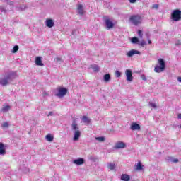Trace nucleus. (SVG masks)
<instances>
[{"instance_id":"e433bc0d","label":"nucleus","mask_w":181,"mask_h":181,"mask_svg":"<svg viewBox=\"0 0 181 181\" xmlns=\"http://www.w3.org/2000/svg\"><path fill=\"white\" fill-rule=\"evenodd\" d=\"M181 45V42L180 40H177L176 42H175V46H180Z\"/></svg>"},{"instance_id":"f257e3e1","label":"nucleus","mask_w":181,"mask_h":181,"mask_svg":"<svg viewBox=\"0 0 181 181\" xmlns=\"http://www.w3.org/2000/svg\"><path fill=\"white\" fill-rule=\"evenodd\" d=\"M16 77H18L16 72H6L0 77V85L3 86V87L9 86V84L16 78Z\"/></svg>"},{"instance_id":"412c9836","label":"nucleus","mask_w":181,"mask_h":181,"mask_svg":"<svg viewBox=\"0 0 181 181\" xmlns=\"http://www.w3.org/2000/svg\"><path fill=\"white\" fill-rule=\"evenodd\" d=\"M45 139L48 142H53V139H54V137H53V135L49 134L45 136Z\"/></svg>"},{"instance_id":"0eeeda50","label":"nucleus","mask_w":181,"mask_h":181,"mask_svg":"<svg viewBox=\"0 0 181 181\" xmlns=\"http://www.w3.org/2000/svg\"><path fill=\"white\" fill-rule=\"evenodd\" d=\"M125 75L127 81H132V80H134V76H132V71H131V69H127L125 71Z\"/></svg>"},{"instance_id":"423d86ee","label":"nucleus","mask_w":181,"mask_h":181,"mask_svg":"<svg viewBox=\"0 0 181 181\" xmlns=\"http://www.w3.org/2000/svg\"><path fill=\"white\" fill-rule=\"evenodd\" d=\"M124 148H127V144L123 141L116 142L114 146L115 149H124Z\"/></svg>"},{"instance_id":"cd10ccee","label":"nucleus","mask_w":181,"mask_h":181,"mask_svg":"<svg viewBox=\"0 0 181 181\" xmlns=\"http://www.w3.org/2000/svg\"><path fill=\"white\" fill-rule=\"evenodd\" d=\"M26 9V6L22 5L20 6L19 7H17V11H25Z\"/></svg>"},{"instance_id":"37998d69","label":"nucleus","mask_w":181,"mask_h":181,"mask_svg":"<svg viewBox=\"0 0 181 181\" xmlns=\"http://www.w3.org/2000/svg\"><path fill=\"white\" fill-rule=\"evenodd\" d=\"M177 118H178V119H181V113H179L177 115Z\"/></svg>"},{"instance_id":"6ab92c4d","label":"nucleus","mask_w":181,"mask_h":181,"mask_svg":"<svg viewBox=\"0 0 181 181\" xmlns=\"http://www.w3.org/2000/svg\"><path fill=\"white\" fill-rule=\"evenodd\" d=\"M103 80L105 83H108L111 80V75L110 74H106L103 76Z\"/></svg>"},{"instance_id":"2f4dec72","label":"nucleus","mask_w":181,"mask_h":181,"mask_svg":"<svg viewBox=\"0 0 181 181\" xmlns=\"http://www.w3.org/2000/svg\"><path fill=\"white\" fill-rule=\"evenodd\" d=\"M152 9H159V4H156L152 6Z\"/></svg>"},{"instance_id":"473e14b6","label":"nucleus","mask_w":181,"mask_h":181,"mask_svg":"<svg viewBox=\"0 0 181 181\" xmlns=\"http://www.w3.org/2000/svg\"><path fill=\"white\" fill-rule=\"evenodd\" d=\"M138 35L141 39H142L144 34H142V31L141 30H138Z\"/></svg>"},{"instance_id":"393cba45","label":"nucleus","mask_w":181,"mask_h":181,"mask_svg":"<svg viewBox=\"0 0 181 181\" xmlns=\"http://www.w3.org/2000/svg\"><path fill=\"white\" fill-rule=\"evenodd\" d=\"M107 168L108 169H110V170H114V169H115V163H107Z\"/></svg>"},{"instance_id":"c9c22d12","label":"nucleus","mask_w":181,"mask_h":181,"mask_svg":"<svg viewBox=\"0 0 181 181\" xmlns=\"http://www.w3.org/2000/svg\"><path fill=\"white\" fill-rule=\"evenodd\" d=\"M141 78L144 80V81H146V76L144 74L141 75Z\"/></svg>"},{"instance_id":"20e7f679","label":"nucleus","mask_w":181,"mask_h":181,"mask_svg":"<svg viewBox=\"0 0 181 181\" xmlns=\"http://www.w3.org/2000/svg\"><path fill=\"white\" fill-rule=\"evenodd\" d=\"M171 19L174 22H179L181 20V11L175 9L171 13Z\"/></svg>"},{"instance_id":"f3484780","label":"nucleus","mask_w":181,"mask_h":181,"mask_svg":"<svg viewBox=\"0 0 181 181\" xmlns=\"http://www.w3.org/2000/svg\"><path fill=\"white\" fill-rule=\"evenodd\" d=\"M35 64L37 66H43V63H42V57H37L35 58Z\"/></svg>"},{"instance_id":"bb28decb","label":"nucleus","mask_w":181,"mask_h":181,"mask_svg":"<svg viewBox=\"0 0 181 181\" xmlns=\"http://www.w3.org/2000/svg\"><path fill=\"white\" fill-rule=\"evenodd\" d=\"M148 105L149 107H151V108H153L154 110H156V108H158V105H156V103L153 102H149Z\"/></svg>"},{"instance_id":"f704fd0d","label":"nucleus","mask_w":181,"mask_h":181,"mask_svg":"<svg viewBox=\"0 0 181 181\" xmlns=\"http://www.w3.org/2000/svg\"><path fill=\"white\" fill-rule=\"evenodd\" d=\"M3 128H8V127H9V124L8 122H4L2 124Z\"/></svg>"},{"instance_id":"4be33fe9","label":"nucleus","mask_w":181,"mask_h":181,"mask_svg":"<svg viewBox=\"0 0 181 181\" xmlns=\"http://www.w3.org/2000/svg\"><path fill=\"white\" fill-rule=\"evenodd\" d=\"M131 42L132 43H133V45H136V44H139V39H138L137 37H133L131 39Z\"/></svg>"},{"instance_id":"a211bd4d","label":"nucleus","mask_w":181,"mask_h":181,"mask_svg":"<svg viewBox=\"0 0 181 181\" xmlns=\"http://www.w3.org/2000/svg\"><path fill=\"white\" fill-rule=\"evenodd\" d=\"M158 64H160L161 67H164L166 69V63L165 62V60L163 59L160 58L158 59Z\"/></svg>"},{"instance_id":"9d476101","label":"nucleus","mask_w":181,"mask_h":181,"mask_svg":"<svg viewBox=\"0 0 181 181\" xmlns=\"http://www.w3.org/2000/svg\"><path fill=\"white\" fill-rule=\"evenodd\" d=\"M134 54H141V52L136 49H132L127 52V56H128V57H132Z\"/></svg>"},{"instance_id":"49530a36","label":"nucleus","mask_w":181,"mask_h":181,"mask_svg":"<svg viewBox=\"0 0 181 181\" xmlns=\"http://www.w3.org/2000/svg\"><path fill=\"white\" fill-rule=\"evenodd\" d=\"M148 45H152V41H151V40H148Z\"/></svg>"},{"instance_id":"ddd939ff","label":"nucleus","mask_w":181,"mask_h":181,"mask_svg":"<svg viewBox=\"0 0 181 181\" xmlns=\"http://www.w3.org/2000/svg\"><path fill=\"white\" fill-rule=\"evenodd\" d=\"M165 68L163 67V66H160V65H157L154 68V71L156 73H162V72L165 71Z\"/></svg>"},{"instance_id":"1a4fd4ad","label":"nucleus","mask_w":181,"mask_h":181,"mask_svg":"<svg viewBox=\"0 0 181 181\" xmlns=\"http://www.w3.org/2000/svg\"><path fill=\"white\" fill-rule=\"evenodd\" d=\"M105 23L107 27V29H112L114 28V23L110 19H105Z\"/></svg>"},{"instance_id":"ea45409f","label":"nucleus","mask_w":181,"mask_h":181,"mask_svg":"<svg viewBox=\"0 0 181 181\" xmlns=\"http://www.w3.org/2000/svg\"><path fill=\"white\" fill-rule=\"evenodd\" d=\"M130 4H135L136 2V0H129Z\"/></svg>"},{"instance_id":"aec40b11","label":"nucleus","mask_w":181,"mask_h":181,"mask_svg":"<svg viewBox=\"0 0 181 181\" xmlns=\"http://www.w3.org/2000/svg\"><path fill=\"white\" fill-rule=\"evenodd\" d=\"M78 12L79 15H84V9L83 8V5L81 4L78 5Z\"/></svg>"},{"instance_id":"c03bdc74","label":"nucleus","mask_w":181,"mask_h":181,"mask_svg":"<svg viewBox=\"0 0 181 181\" xmlns=\"http://www.w3.org/2000/svg\"><path fill=\"white\" fill-rule=\"evenodd\" d=\"M76 32H77V30H74L72 31V35H76Z\"/></svg>"},{"instance_id":"6e6552de","label":"nucleus","mask_w":181,"mask_h":181,"mask_svg":"<svg viewBox=\"0 0 181 181\" xmlns=\"http://www.w3.org/2000/svg\"><path fill=\"white\" fill-rule=\"evenodd\" d=\"M130 129L132 131H139L141 129V125L136 122H133L130 126Z\"/></svg>"},{"instance_id":"79ce46f5","label":"nucleus","mask_w":181,"mask_h":181,"mask_svg":"<svg viewBox=\"0 0 181 181\" xmlns=\"http://www.w3.org/2000/svg\"><path fill=\"white\" fill-rule=\"evenodd\" d=\"M52 115H53V112H49L47 117H51Z\"/></svg>"},{"instance_id":"f8f14e48","label":"nucleus","mask_w":181,"mask_h":181,"mask_svg":"<svg viewBox=\"0 0 181 181\" xmlns=\"http://www.w3.org/2000/svg\"><path fill=\"white\" fill-rule=\"evenodd\" d=\"M45 25L47 28H53V26H54V21H53V19H47L45 21Z\"/></svg>"},{"instance_id":"7c9ffc66","label":"nucleus","mask_w":181,"mask_h":181,"mask_svg":"<svg viewBox=\"0 0 181 181\" xmlns=\"http://www.w3.org/2000/svg\"><path fill=\"white\" fill-rule=\"evenodd\" d=\"M146 44V43L145 42V41H144V40H142L141 42H139V44H138V45H139V46H141L142 47H144Z\"/></svg>"},{"instance_id":"f03ea898","label":"nucleus","mask_w":181,"mask_h":181,"mask_svg":"<svg viewBox=\"0 0 181 181\" xmlns=\"http://www.w3.org/2000/svg\"><path fill=\"white\" fill-rule=\"evenodd\" d=\"M71 129L74 131V141H78L81 135V132H80V127H78V124L76 122V120H74L72 122Z\"/></svg>"},{"instance_id":"a19ab883","label":"nucleus","mask_w":181,"mask_h":181,"mask_svg":"<svg viewBox=\"0 0 181 181\" xmlns=\"http://www.w3.org/2000/svg\"><path fill=\"white\" fill-rule=\"evenodd\" d=\"M62 62V58H57V62L60 63Z\"/></svg>"},{"instance_id":"7ed1b4c3","label":"nucleus","mask_w":181,"mask_h":181,"mask_svg":"<svg viewBox=\"0 0 181 181\" xmlns=\"http://www.w3.org/2000/svg\"><path fill=\"white\" fill-rule=\"evenodd\" d=\"M129 21L132 25H134V26H138V25L142 23V17L139 15H133L130 16Z\"/></svg>"},{"instance_id":"5701e85b","label":"nucleus","mask_w":181,"mask_h":181,"mask_svg":"<svg viewBox=\"0 0 181 181\" xmlns=\"http://www.w3.org/2000/svg\"><path fill=\"white\" fill-rule=\"evenodd\" d=\"M90 67L93 70V71H100V66L97 64L90 65Z\"/></svg>"},{"instance_id":"72a5a7b5","label":"nucleus","mask_w":181,"mask_h":181,"mask_svg":"<svg viewBox=\"0 0 181 181\" xmlns=\"http://www.w3.org/2000/svg\"><path fill=\"white\" fill-rule=\"evenodd\" d=\"M115 76H116V77L119 78V77H121V72H119V71H115Z\"/></svg>"},{"instance_id":"39448f33","label":"nucleus","mask_w":181,"mask_h":181,"mask_svg":"<svg viewBox=\"0 0 181 181\" xmlns=\"http://www.w3.org/2000/svg\"><path fill=\"white\" fill-rule=\"evenodd\" d=\"M67 94V88H59L58 93L56 94L57 97H64Z\"/></svg>"},{"instance_id":"a878e982","label":"nucleus","mask_w":181,"mask_h":181,"mask_svg":"<svg viewBox=\"0 0 181 181\" xmlns=\"http://www.w3.org/2000/svg\"><path fill=\"white\" fill-rule=\"evenodd\" d=\"M10 110H11V106L6 105L4 107H2L1 111L2 112H8V111Z\"/></svg>"},{"instance_id":"dca6fc26","label":"nucleus","mask_w":181,"mask_h":181,"mask_svg":"<svg viewBox=\"0 0 181 181\" xmlns=\"http://www.w3.org/2000/svg\"><path fill=\"white\" fill-rule=\"evenodd\" d=\"M81 120L83 124H87V125L91 122V120L87 116H83Z\"/></svg>"},{"instance_id":"a18cd8bd","label":"nucleus","mask_w":181,"mask_h":181,"mask_svg":"<svg viewBox=\"0 0 181 181\" xmlns=\"http://www.w3.org/2000/svg\"><path fill=\"white\" fill-rule=\"evenodd\" d=\"M177 81H179L180 83H181V77H180V76H179V77L177 78Z\"/></svg>"},{"instance_id":"4c0bfd02","label":"nucleus","mask_w":181,"mask_h":181,"mask_svg":"<svg viewBox=\"0 0 181 181\" xmlns=\"http://www.w3.org/2000/svg\"><path fill=\"white\" fill-rule=\"evenodd\" d=\"M172 162H173V163H177V162H179V159H177V158L173 159V160H172Z\"/></svg>"},{"instance_id":"4468645a","label":"nucleus","mask_w":181,"mask_h":181,"mask_svg":"<svg viewBox=\"0 0 181 181\" xmlns=\"http://www.w3.org/2000/svg\"><path fill=\"white\" fill-rule=\"evenodd\" d=\"M0 155H6V149L4 143H0Z\"/></svg>"},{"instance_id":"b1692460","label":"nucleus","mask_w":181,"mask_h":181,"mask_svg":"<svg viewBox=\"0 0 181 181\" xmlns=\"http://www.w3.org/2000/svg\"><path fill=\"white\" fill-rule=\"evenodd\" d=\"M143 168H144V165H142V163H141V161H139L136 165V170H142Z\"/></svg>"},{"instance_id":"2eb2a0df","label":"nucleus","mask_w":181,"mask_h":181,"mask_svg":"<svg viewBox=\"0 0 181 181\" xmlns=\"http://www.w3.org/2000/svg\"><path fill=\"white\" fill-rule=\"evenodd\" d=\"M131 180V177L127 174H122L121 175V180L122 181H129Z\"/></svg>"},{"instance_id":"c756f323","label":"nucleus","mask_w":181,"mask_h":181,"mask_svg":"<svg viewBox=\"0 0 181 181\" xmlns=\"http://www.w3.org/2000/svg\"><path fill=\"white\" fill-rule=\"evenodd\" d=\"M19 50V46L16 45L13 47V49H12V52L13 53H16V52H18Z\"/></svg>"},{"instance_id":"c85d7f7f","label":"nucleus","mask_w":181,"mask_h":181,"mask_svg":"<svg viewBox=\"0 0 181 181\" xmlns=\"http://www.w3.org/2000/svg\"><path fill=\"white\" fill-rule=\"evenodd\" d=\"M95 139L96 141H99V142H104L105 141V138L103 136L96 137Z\"/></svg>"},{"instance_id":"9b49d317","label":"nucleus","mask_w":181,"mask_h":181,"mask_svg":"<svg viewBox=\"0 0 181 181\" xmlns=\"http://www.w3.org/2000/svg\"><path fill=\"white\" fill-rule=\"evenodd\" d=\"M73 163L74 165H78V166H80V165H84V158H77L73 160Z\"/></svg>"},{"instance_id":"58836bf2","label":"nucleus","mask_w":181,"mask_h":181,"mask_svg":"<svg viewBox=\"0 0 181 181\" xmlns=\"http://www.w3.org/2000/svg\"><path fill=\"white\" fill-rule=\"evenodd\" d=\"M7 4L8 5H13V1H7Z\"/></svg>"}]
</instances>
